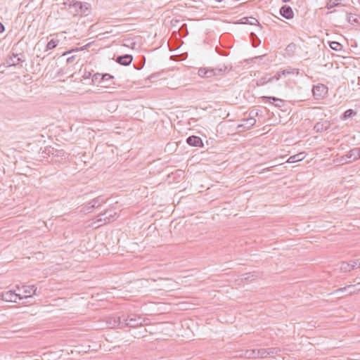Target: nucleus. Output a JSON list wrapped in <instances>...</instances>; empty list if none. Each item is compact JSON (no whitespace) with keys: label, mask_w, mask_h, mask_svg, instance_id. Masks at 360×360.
Instances as JSON below:
<instances>
[{"label":"nucleus","mask_w":360,"mask_h":360,"mask_svg":"<svg viewBox=\"0 0 360 360\" xmlns=\"http://www.w3.org/2000/svg\"><path fill=\"white\" fill-rule=\"evenodd\" d=\"M348 158H342V156H341L340 161L342 162V164H349L352 162V160H347Z\"/></svg>","instance_id":"45"},{"label":"nucleus","mask_w":360,"mask_h":360,"mask_svg":"<svg viewBox=\"0 0 360 360\" xmlns=\"http://www.w3.org/2000/svg\"><path fill=\"white\" fill-rule=\"evenodd\" d=\"M237 24H248V25H256L259 24L258 20L253 17H244L239 20Z\"/></svg>","instance_id":"24"},{"label":"nucleus","mask_w":360,"mask_h":360,"mask_svg":"<svg viewBox=\"0 0 360 360\" xmlns=\"http://www.w3.org/2000/svg\"><path fill=\"white\" fill-rule=\"evenodd\" d=\"M258 115V112H255L253 110L250 112V117L253 116V118H255V116Z\"/></svg>","instance_id":"48"},{"label":"nucleus","mask_w":360,"mask_h":360,"mask_svg":"<svg viewBox=\"0 0 360 360\" xmlns=\"http://www.w3.org/2000/svg\"><path fill=\"white\" fill-rule=\"evenodd\" d=\"M355 269V265L352 264L350 261L349 262H342L340 264V269L342 272L347 273Z\"/></svg>","instance_id":"23"},{"label":"nucleus","mask_w":360,"mask_h":360,"mask_svg":"<svg viewBox=\"0 0 360 360\" xmlns=\"http://www.w3.org/2000/svg\"><path fill=\"white\" fill-rule=\"evenodd\" d=\"M92 76L93 75H91V72L90 71L85 70L82 75V78L84 79H90L91 77L92 78Z\"/></svg>","instance_id":"41"},{"label":"nucleus","mask_w":360,"mask_h":360,"mask_svg":"<svg viewBox=\"0 0 360 360\" xmlns=\"http://www.w3.org/2000/svg\"><path fill=\"white\" fill-rule=\"evenodd\" d=\"M304 157H305V155H304V153H299L296 155L290 156L288 160V162L295 163V162L302 160L304 158Z\"/></svg>","instance_id":"25"},{"label":"nucleus","mask_w":360,"mask_h":360,"mask_svg":"<svg viewBox=\"0 0 360 360\" xmlns=\"http://www.w3.org/2000/svg\"><path fill=\"white\" fill-rule=\"evenodd\" d=\"M101 77L103 78L102 79V84H103L102 87L108 88V87L111 86L112 85L115 84V82L113 81L114 76L111 75L110 74L103 73V75H102Z\"/></svg>","instance_id":"15"},{"label":"nucleus","mask_w":360,"mask_h":360,"mask_svg":"<svg viewBox=\"0 0 360 360\" xmlns=\"http://www.w3.org/2000/svg\"><path fill=\"white\" fill-rule=\"evenodd\" d=\"M186 143L193 147H200L202 148L204 146L202 139L200 136L192 135L189 136L186 140Z\"/></svg>","instance_id":"13"},{"label":"nucleus","mask_w":360,"mask_h":360,"mask_svg":"<svg viewBox=\"0 0 360 360\" xmlns=\"http://www.w3.org/2000/svg\"><path fill=\"white\" fill-rule=\"evenodd\" d=\"M25 60V57L22 53L20 54H15L12 53L11 55L8 56L7 58L6 59L5 62L3 63L1 65L4 67H11V66H16L20 63H22Z\"/></svg>","instance_id":"4"},{"label":"nucleus","mask_w":360,"mask_h":360,"mask_svg":"<svg viewBox=\"0 0 360 360\" xmlns=\"http://www.w3.org/2000/svg\"><path fill=\"white\" fill-rule=\"evenodd\" d=\"M350 262H351L352 264L355 265V269L356 268H360V259L350 260Z\"/></svg>","instance_id":"43"},{"label":"nucleus","mask_w":360,"mask_h":360,"mask_svg":"<svg viewBox=\"0 0 360 360\" xmlns=\"http://www.w3.org/2000/svg\"><path fill=\"white\" fill-rule=\"evenodd\" d=\"M328 89L326 85L318 84L313 86L312 93L314 99L321 100L326 97Z\"/></svg>","instance_id":"6"},{"label":"nucleus","mask_w":360,"mask_h":360,"mask_svg":"<svg viewBox=\"0 0 360 360\" xmlns=\"http://www.w3.org/2000/svg\"><path fill=\"white\" fill-rule=\"evenodd\" d=\"M207 72L206 73L207 76L206 78H210L214 76V72L213 69L211 68H207Z\"/></svg>","instance_id":"44"},{"label":"nucleus","mask_w":360,"mask_h":360,"mask_svg":"<svg viewBox=\"0 0 360 360\" xmlns=\"http://www.w3.org/2000/svg\"><path fill=\"white\" fill-rule=\"evenodd\" d=\"M274 80H270V77H267L266 76L265 77H263L262 78H260L258 81H257V86H260V85H264L268 82H273Z\"/></svg>","instance_id":"34"},{"label":"nucleus","mask_w":360,"mask_h":360,"mask_svg":"<svg viewBox=\"0 0 360 360\" xmlns=\"http://www.w3.org/2000/svg\"><path fill=\"white\" fill-rule=\"evenodd\" d=\"M342 158L352 159V162L360 159L357 148L349 150L346 155H342Z\"/></svg>","instance_id":"19"},{"label":"nucleus","mask_w":360,"mask_h":360,"mask_svg":"<svg viewBox=\"0 0 360 360\" xmlns=\"http://www.w3.org/2000/svg\"><path fill=\"white\" fill-rule=\"evenodd\" d=\"M104 214L108 220V223H110L115 220L117 212L112 210H107L104 212Z\"/></svg>","instance_id":"27"},{"label":"nucleus","mask_w":360,"mask_h":360,"mask_svg":"<svg viewBox=\"0 0 360 360\" xmlns=\"http://www.w3.org/2000/svg\"><path fill=\"white\" fill-rule=\"evenodd\" d=\"M43 157L46 156L51 157V162H60V160L65 159L67 153L63 149H57L53 147L49 146L46 147L42 152Z\"/></svg>","instance_id":"2"},{"label":"nucleus","mask_w":360,"mask_h":360,"mask_svg":"<svg viewBox=\"0 0 360 360\" xmlns=\"http://www.w3.org/2000/svg\"><path fill=\"white\" fill-rule=\"evenodd\" d=\"M96 219L97 222H103L104 224L108 223V220L106 219L104 212L98 214Z\"/></svg>","instance_id":"35"},{"label":"nucleus","mask_w":360,"mask_h":360,"mask_svg":"<svg viewBox=\"0 0 360 360\" xmlns=\"http://www.w3.org/2000/svg\"><path fill=\"white\" fill-rule=\"evenodd\" d=\"M207 72V68H200L198 69V75L200 77L206 78V77H207L206 75Z\"/></svg>","instance_id":"37"},{"label":"nucleus","mask_w":360,"mask_h":360,"mask_svg":"<svg viewBox=\"0 0 360 360\" xmlns=\"http://www.w3.org/2000/svg\"><path fill=\"white\" fill-rule=\"evenodd\" d=\"M281 352L279 347L261 348L259 349V356L260 358L274 357L279 355Z\"/></svg>","instance_id":"7"},{"label":"nucleus","mask_w":360,"mask_h":360,"mask_svg":"<svg viewBox=\"0 0 360 360\" xmlns=\"http://www.w3.org/2000/svg\"><path fill=\"white\" fill-rule=\"evenodd\" d=\"M214 72V76H219L221 75L224 72H226L227 68L225 65H223L221 67L214 68H212Z\"/></svg>","instance_id":"30"},{"label":"nucleus","mask_w":360,"mask_h":360,"mask_svg":"<svg viewBox=\"0 0 360 360\" xmlns=\"http://www.w3.org/2000/svg\"><path fill=\"white\" fill-rule=\"evenodd\" d=\"M160 73H154V74H152L150 75V76L148 77V79L150 81V82H153V80L155 79H156L157 77H158L160 76Z\"/></svg>","instance_id":"42"},{"label":"nucleus","mask_w":360,"mask_h":360,"mask_svg":"<svg viewBox=\"0 0 360 360\" xmlns=\"http://www.w3.org/2000/svg\"><path fill=\"white\" fill-rule=\"evenodd\" d=\"M341 0H328L326 4V8L328 9H330L335 6H337L340 4V1Z\"/></svg>","instance_id":"33"},{"label":"nucleus","mask_w":360,"mask_h":360,"mask_svg":"<svg viewBox=\"0 0 360 360\" xmlns=\"http://www.w3.org/2000/svg\"><path fill=\"white\" fill-rule=\"evenodd\" d=\"M243 355L245 358H248V359L260 358L259 349H253L245 350Z\"/></svg>","instance_id":"21"},{"label":"nucleus","mask_w":360,"mask_h":360,"mask_svg":"<svg viewBox=\"0 0 360 360\" xmlns=\"http://www.w3.org/2000/svg\"><path fill=\"white\" fill-rule=\"evenodd\" d=\"M58 43H59V40L51 39V41H49L47 43L46 46V50L48 51V50H52V49H55L58 46Z\"/></svg>","instance_id":"29"},{"label":"nucleus","mask_w":360,"mask_h":360,"mask_svg":"<svg viewBox=\"0 0 360 360\" xmlns=\"http://www.w3.org/2000/svg\"><path fill=\"white\" fill-rule=\"evenodd\" d=\"M75 59V56H70V57L68 58L67 63H72L74 62Z\"/></svg>","instance_id":"46"},{"label":"nucleus","mask_w":360,"mask_h":360,"mask_svg":"<svg viewBox=\"0 0 360 360\" xmlns=\"http://www.w3.org/2000/svg\"><path fill=\"white\" fill-rule=\"evenodd\" d=\"M108 198H106L103 195H100L97 198H95L88 203L89 207L87 208V210L89 212L90 209H94L100 207L101 205L106 202Z\"/></svg>","instance_id":"12"},{"label":"nucleus","mask_w":360,"mask_h":360,"mask_svg":"<svg viewBox=\"0 0 360 360\" xmlns=\"http://www.w3.org/2000/svg\"><path fill=\"white\" fill-rule=\"evenodd\" d=\"M330 47L333 50L338 51L342 49V45L340 43L334 41L330 42Z\"/></svg>","instance_id":"32"},{"label":"nucleus","mask_w":360,"mask_h":360,"mask_svg":"<svg viewBox=\"0 0 360 360\" xmlns=\"http://www.w3.org/2000/svg\"><path fill=\"white\" fill-rule=\"evenodd\" d=\"M115 60L116 63L121 65L127 66L131 63L133 60V56L131 54L117 56Z\"/></svg>","instance_id":"11"},{"label":"nucleus","mask_w":360,"mask_h":360,"mask_svg":"<svg viewBox=\"0 0 360 360\" xmlns=\"http://www.w3.org/2000/svg\"><path fill=\"white\" fill-rule=\"evenodd\" d=\"M146 58L144 56H142V60L139 64H134V67L136 70H140L143 68L145 64Z\"/></svg>","instance_id":"38"},{"label":"nucleus","mask_w":360,"mask_h":360,"mask_svg":"<svg viewBox=\"0 0 360 360\" xmlns=\"http://www.w3.org/2000/svg\"><path fill=\"white\" fill-rule=\"evenodd\" d=\"M295 49H296V45L294 43H290L286 47V51L287 52H292V53H293V52H295Z\"/></svg>","instance_id":"39"},{"label":"nucleus","mask_w":360,"mask_h":360,"mask_svg":"<svg viewBox=\"0 0 360 360\" xmlns=\"http://www.w3.org/2000/svg\"><path fill=\"white\" fill-rule=\"evenodd\" d=\"M330 124L328 121L323 120V121L318 122L317 123H316V124L314 127V129L316 132H322V131H327L330 128Z\"/></svg>","instance_id":"16"},{"label":"nucleus","mask_w":360,"mask_h":360,"mask_svg":"<svg viewBox=\"0 0 360 360\" xmlns=\"http://www.w3.org/2000/svg\"><path fill=\"white\" fill-rule=\"evenodd\" d=\"M70 9L81 15L87 16L91 13V4L87 2H81L77 0H67L65 3Z\"/></svg>","instance_id":"1"},{"label":"nucleus","mask_w":360,"mask_h":360,"mask_svg":"<svg viewBox=\"0 0 360 360\" xmlns=\"http://www.w3.org/2000/svg\"><path fill=\"white\" fill-rule=\"evenodd\" d=\"M23 295H31L30 298L32 297L33 295L37 294V288L34 285H23Z\"/></svg>","instance_id":"20"},{"label":"nucleus","mask_w":360,"mask_h":360,"mask_svg":"<svg viewBox=\"0 0 360 360\" xmlns=\"http://www.w3.org/2000/svg\"><path fill=\"white\" fill-rule=\"evenodd\" d=\"M337 291L338 292H344L348 291L349 294L355 293L356 292L360 291V283H358L355 285H348L345 288H340Z\"/></svg>","instance_id":"17"},{"label":"nucleus","mask_w":360,"mask_h":360,"mask_svg":"<svg viewBox=\"0 0 360 360\" xmlns=\"http://www.w3.org/2000/svg\"><path fill=\"white\" fill-rule=\"evenodd\" d=\"M123 321L124 328H136L143 326L141 318L140 316H136V315H123Z\"/></svg>","instance_id":"5"},{"label":"nucleus","mask_w":360,"mask_h":360,"mask_svg":"<svg viewBox=\"0 0 360 360\" xmlns=\"http://www.w3.org/2000/svg\"><path fill=\"white\" fill-rule=\"evenodd\" d=\"M87 46H88V45H86V46H84L80 47V48H79V49H78V48H77V49H75L69 50V51H68L64 52V53H63V56L67 55V54L70 53L74 52V51H79V50H83V49H84V48H86Z\"/></svg>","instance_id":"40"},{"label":"nucleus","mask_w":360,"mask_h":360,"mask_svg":"<svg viewBox=\"0 0 360 360\" xmlns=\"http://www.w3.org/2000/svg\"><path fill=\"white\" fill-rule=\"evenodd\" d=\"M250 39L252 41V44L254 47H257L261 43V40L253 32H251L250 34Z\"/></svg>","instance_id":"28"},{"label":"nucleus","mask_w":360,"mask_h":360,"mask_svg":"<svg viewBox=\"0 0 360 360\" xmlns=\"http://www.w3.org/2000/svg\"><path fill=\"white\" fill-rule=\"evenodd\" d=\"M262 99L263 101H269V103H274L276 107H278V108L282 107L284 104L283 100H282L281 98H276L274 96H262Z\"/></svg>","instance_id":"18"},{"label":"nucleus","mask_w":360,"mask_h":360,"mask_svg":"<svg viewBox=\"0 0 360 360\" xmlns=\"http://www.w3.org/2000/svg\"><path fill=\"white\" fill-rule=\"evenodd\" d=\"M242 122L243 123L238 124V129L243 130V131L250 129L252 127H253L256 124V120L255 118H253V116L243 119Z\"/></svg>","instance_id":"10"},{"label":"nucleus","mask_w":360,"mask_h":360,"mask_svg":"<svg viewBox=\"0 0 360 360\" xmlns=\"http://www.w3.org/2000/svg\"><path fill=\"white\" fill-rule=\"evenodd\" d=\"M254 279H255V276L253 274H252L251 273L243 274L241 275L242 281H248V280L252 281Z\"/></svg>","instance_id":"36"},{"label":"nucleus","mask_w":360,"mask_h":360,"mask_svg":"<svg viewBox=\"0 0 360 360\" xmlns=\"http://www.w3.org/2000/svg\"><path fill=\"white\" fill-rule=\"evenodd\" d=\"M347 20L349 23L352 25L359 23L357 16L356 15H352V13L347 14Z\"/></svg>","instance_id":"31"},{"label":"nucleus","mask_w":360,"mask_h":360,"mask_svg":"<svg viewBox=\"0 0 360 360\" xmlns=\"http://www.w3.org/2000/svg\"><path fill=\"white\" fill-rule=\"evenodd\" d=\"M295 71L297 74L299 73L298 69H294L291 68H289L286 70H280L277 72L273 77H271L270 80L277 81L280 79L283 76L294 74Z\"/></svg>","instance_id":"9"},{"label":"nucleus","mask_w":360,"mask_h":360,"mask_svg":"<svg viewBox=\"0 0 360 360\" xmlns=\"http://www.w3.org/2000/svg\"><path fill=\"white\" fill-rule=\"evenodd\" d=\"M357 149H358V152H359V158H360V147L357 148Z\"/></svg>","instance_id":"50"},{"label":"nucleus","mask_w":360,"mask_h":360,"mask_svg":"<svg viewBox=\"0 0 360 360\" xmlns=\"http://www.w3.org/2000/svg\"><path fill=\"white\" fill-rule=\"evenodd\" d=\"M356 111L354 110L353 109H348L345 110L340 116V119L342 120H346L354 115H356Z\"/></svg>","instance_id":"26"},{"label":"nucleus","mask_w":360,"mask_h":360,"mask_svg":"<svg viewBox=\"0 0 360 360\" xmlns=\"http://www.w3.org/2000/svg\"><path fill=\"white\" fill-rule=\"evenodd\" d=\"M123 315L109 317L108 320L107 321V324L108 325V327L111 328H124V325H123Z\"/></svg>","instance_id":"8"},{"label":"nucleus","mask_w":360,"mask_h":360,"mask_svg":"<svg viewBox=\"0 0 360 360\" xmlns=\"http://www.w3.org/2000/svg\"><path fill=\"white\" fill-rule=\"evenodd\" d=\"M280 15L287 20L292 19L294 17V12L290 6H282L279 10Z\"/></svg>","instance_id":"14"},{"label":"nucleus","mask_w":360,"mask_h":360,"mask_svg":"<svg viewBox=\"0 0 360 360\" xmlns=\"http://www.w3.org/2000/svg\"><path fill=\"white\" fill-rule=\"evenodd\" d=\"M5 31L4 25L0 22V34L3 33Z\"/></svg>","instance_id":"47"},{"label":"nucleus","mask_w":360,"mask_h":360,"mask_svg":"<svg viewBox=\"0 0 360 360\" xmlns=\"http://www.w3.org/2000/svg\"><path fill=\"white\" fill-rule=\"evenodd\" d=\"M102 75H103V73L97 72L93 75L90 84L103 86Z\"/></svg>","instance_id":"22"},{"label":"nucleus","mask_w":360,"mask_h":360,"mask_svg":"<svg viewBox=\"0 0 360 360\" xmlns=\"http://www.w3.org/2000/svg\"><path fill=\"white\" fill-rule=\"evenodd\" d=\"M1 299L5 302H17V300H22L27 299L31 297V295H22L20 294L15 293L13 290H9L6 292H3L0 295Z\"/></svg>","instance_id":"3"},{"label":"nucleus","mask_w":360,"mask_h":360,"mask_svg":"<svg viewBox=\"0 0 360 360\" xmlns=\"http://www.w3.org/2000/svg\"><path fill=\"white\" fill-rule=\"evenodd\" d=\"M290 0H282L283 2L287 3L289 2Z\"/></svg>","instance_id":"49"}]
</instances>
